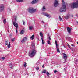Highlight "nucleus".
Here are the masks:
<instances>
[{
  "instance_id": "nucleus-18",
  "label": "nucleus",
  "mask_w": 78,
  "mask_h": 78,
  "mask_svg": "<svg viewBox=\"0 0 78 78\" xmlns=\"http://www.w3.org/2000/svg\"><path fill=\"white\" fill-rule=\"evenodd\" d=\"M41 40L42 41V44H44V40H43V38H41Z\"/></svg>"
},
{
  "instance_id": "nucleus-6",
  "label": "nucleus",
  "mask_w": 78,
  "mask_h": 78,
  "mask_svg": "<svg viewBox=\"0 0 78 78\" xmlns=\"http://www.w3.org/2000/svg\"><path fill=\"white\" fill-rule=\"evenodd\" d=\"M27 41V38L26 37H24L21 41V42L23 43V42H24Z\"/></svg>"
},
{
  "instance_id": "nucleus-35",
  "label": "nucleus",
  "mask_w": 78,
  "mask_h": 78,
  "mask_svg": "<svg viewBox=\"0 0 78 78\" xmlns=\"http://www.w3.org/2000/svg\"><path fill=\"white\" fill-rule=\"evenodd\" d=\"M58 72L57 71L55 70L54 71V73H56V72Z\"/></svg>"
},
{
  "instance_id": "nucleus-36",
  "label": "nucleus",
  "mask_w": 78,
  "mask_h": 78,
  "mask_svg": "<svg viewBox=\"0 0 78 78\" xmlns=\"http://www.w3.org/2000/svg\"><path fill=\"white\" fill-rule=\"evenodd\" d=\"M66 19H69V16H66Z\"/></svg>"
},
{
  "instance_id": "nucleus-47",
  "label": "nucleus",
  "mask_w": 78,
  "mask_h": 78,
  "mask_svg": "<svg viewBox=\"0 0 78 78\" xmlns=\"http://www.w3.org/2000/svg\"><path fill=\"white\" fill-rule=\"evenodd\" d=\"M73 15H72V17H73Z\"/></svg>"
},
{
  "instance_id": "nucleus-12",
  "label": "nucleus",
  "mask_w": 78,
  "mask_h": 78,
  "mask_svg": "<svg viewBox=\"0 0 78 78\" xmlns=\"http://www.w3.org/2000/svg\"><path fill=\"white\" fill-rule=\"evenodd\" d=\"M44 15L45 16H46V17H50V16L47 14V13H45Z\"/></svg>"
},
{
  "instance_id": "nucleus-1",
  "label": "nucleus",
  "mask_w": 78,
  "mask_h": 78,
  "mask_svg": "<svg viewBox=\"0 0 78 78\" xmlns=\"http://www.w3.org/2000/svg\"><path fill=\"white\" fill-rule=\"evenodd\" d=\"M62 7L60 9V12H64L66 11V5H65V2L64 1V0H62Z\"/></svg>"
},
{
  "instance_id": "nucleus-45",
  "label": "nucleus",
  "mask_w": 78,
  "mask_h": 78,
  "mask_svg": "<svg viewBox=\"0 0 78 78\" xmlns=\"http://www.w3.org/2000/svg\"><path fill=\"white\" fill-rule=\"evenodd\" d=\"M7 31H8V32H9V30H7Z\"/></svg>"
},
{
  "instance_id": "nucleus-26",
  "label": "nucleus",
  "mask_w": 78,
  "mask_h": 78,
  "mask_svg": "<svg viewBox=\"0 0 78 78\" xmlns=\"http://www.w3.org/2000/svg\"><path fill=\"white\" fill-rule=\"evenodd\" d=\"M55 44L56 45V47H58V44H57V41L56 40H55Z\"/></svg>"
},
{
  "instance_id": "nucleus-17",
  "label": "nucleus",
  "mask_w": 78,
  "mask_h": 78,
  "mask_svg": "<svg viewBox=\"0 0 78 78\" xmlns=\"http://www.w3.org/2000/svg\"><path fill=\"white\" fill-rule=\"evenodd\" d=\"M40 35L41 37H43V34H42V32L40 33Z\"/></svg>"
},
{
  "instance_id": "nucleus-48",
  "label": "nucleus",
  "mask_w": 78,
  "mask_h": 78,
  "mask_svg": "<svg viewBox=\"0 0 78 78\" xmlns=\"http://www.w3.org/2000/svg\"><path fill=\"white\" fill-rule=\"evenodd\" d=\"M77 44H78V42H77Z\"/></svg>"
},
{
  "instance_id": "nucleus-39",
  "label": "nucleus",
  "mask_w": 78,
  "mask_h": 78,
  "mask_svg": "<svg viewBox=\"0 0 78 78\" xmlns=\"http://www.w3.org/2000/svg\"><path fill=\"white\" fill-rule=\"evenodd\" d=\"M44 65H43L42 66V67L43 68H44Z\"/></svg>"
},
{
  "instance_id": "nucleus-13",
  "label": "nucleus",
  "mask_w": 78,
  "mask_h": 78,
  "mask_svg": "<svg viewBox=\"0 0 78 78\" xmlns=\"http://www.w3.org/2000/svg\"><path fill=\"white\" fill-rule=\"evenodd\" d=\"M46 9L45 8V6H44L43 7L42 9V10L43 11H45Z\"/></svg>"
},
{
  "instance_id": "nucleus-23",
  "label": "nucleus",
  "mask_w": 78,
  "mask_h": 78,
  "mask_svg": "<svg viewBox=\"0 0 78 78\" xmlns=\"http://www.w3.org/2000/svg\"><path fill=\"white\" fill-rule=\"evenodd\" d=\"M59 19L60 21L62 20V18H61V17L60 16H59Z\"/></svg>"
},
{
  "instance_id": "nucleus-49",
  "label": "nucleus",
  "mask_w": 78,
  "mask_h": 78,
  "mask_svg": "<svg viewBox=\"0 0 78 78\" xmlns=\"http://www.w3.org/2000/svg\"><path fill=\"white\" fill-rule=\"evenodd\" d=\"M43 23H44V22H43Z\"/></svg>"
},
{
  "instance_id": "nucleus-25",
  "label": "nucleus",
  "mask_w": 78,
  "mask_h": 78,
  "mask_svg": "<svg viewBox=\"0 0 78 78\" xmlns=\"http://www.w3.org/2000/svg\"><path fill=\"white\" fill-rule=\"evenodd\" d=\"M46 72H47V70H44L42 72V73H46Z\"/></svg>"
},
{
  "instance_id": "nucleus-8",
  "label": "nucleus",
  "mask_w": 78,
  "mask_h": 78,
  "mask_svg": "<svg viewBox=\"0 0 78 78\" xmlns=\"http://www.w3.org/2000/svg\"><path fill=\"white\" fill-rule=\"evenodd\" d=\"M67 31L69 33H70V32H71V29L70 27H67Z\"/></svg>"
},
{
  "instance_id": "nucleus-44",
  "label": "nucleus",
  "mask_w": 78,
  "mask_h": 78,
  "mask_svg": "<svg viewBox=\"0 0 78 78\" xmlns=\"http://www.w3.org/2000/svg\"><path fill=\"white\" fill-rule=\"evenodd\" d=\"M5 42L6 43H8V40H7Z\"/></svg>"
},
{
  "instance_id": "nucleus-34",
  "label": "nucleus",
  "mask_w": 78,
  "mask_h": 78,
  "mask_svg": "<svg viewBox=\"0 0 78 78\" xmlns=\"http://www.w3.org/2000/svg\"><path fill=\"white\" fill-rule=\"evenodd\" d=\"M11 45V44H9L8 46V48H10V46Z\"/></svg>"
},
{
  "instance_id": "nucleus-5",
  "label": "nucleus",
  "mask_w": 78,
  "mask_h": 78,
  "mask_svg": "<svg viewBox=\"0 0 78 78\" xmlns=\"http://www.w3.org/2000/svg\"><path fill=\"white\" fill-rule=\"evenodd\" d=\"M13 24L14 27H16V29H17L18 28V24L17 23H15V22H13Z\"/></svg>"
},
{
  "instance_id": "nucleus-21",
  "label": "nucleus",
  "mask_w": 78,
  "mask_h": 78,
  "mask_svg": "<svg viewBox=\"0 0 78 78\" xmlns=\"http://www.w3.org/2000/svg\"><path fill=\"white\" fill-rule=\"evenodd\" d=\"M47 43L48 44H51V43H50V41L48 40Z\"/></svg>"
},
{
  "instance_id": "nucleus-30",
  "label": "nucleus",
  "mask_w": 78,
  "mask_h": 78,
  "mask_svg": "<svg viewBox=\"0 0 78 78\" xmlns=\"http://www.w3.org/2000/svg\"><path fill=\"white\" fill-rule=\"evenodd\" d=\"M39 67H37L36 68V70H39Z\"/></svg>"
},
{
  "instance_id": "nucleus-20",
  "label": "nucleus",
  "mask_w": 78,
  "mask_h": 78,
  "mask_svg": "<svg viewBox=\"0 0 78 78\" xmlns=\"http://www.w3.org/2000/svg\"><path fill=\"white\" fill-rule=\"evenodd\" d=\"M3 22L4 24H6V19H4L3 20Z\"/></svg>"
},
{
  "instance_id": "nucleus-9",
  "label": "nucleus",
  "mask_w": 78,
  "mask_h": 78,
  "mask_svg": "<svg viewBox=\"0 0 78 78\" xmlns=\"http://www.w3.org/2000/svg\"><path fill=\"white\" fill-rule=\"evenodd\" d=\"M4 9V6L1 5L0 6V10H3Z\"/></svg>"
},
{
  "instance_id": "nucleus-37",
  "label": "nucleus",
  "mask_w": 78,
  "mask_h": 78,
  "mask_svg": "<svg viewBox=\"0 0 78 78\" xmlns=\"http://www.w3.org/2000/svg\"><path fill=\"white\" fill-rule=\"evenodd\" d=\"M68 46L70 48V45H69V44H68Z\"/></svg>"
},
{
  "instance_id": "nucleus-40",
  "label": "nucleus",
  "mask_w": 78,
  "mask_h": 78,
  "mask_svg": "<svg viewBox=\"0 0 78 78\" xmlns=\"http://www.w3.org/2000/svg\"><path fill=\"white\" fill-rule=\"evenodd\" d=\"M5 45H8V43H6Z\"/></svg>"
},
{
  "instance_id": "nucleus-24",
  "label": "nucleus",
  "mask_w": 78,
  "mask_h": 78,
  "mask_svg": "<svg viewBox=\"0 0 78 78\" xmlns=\"http://www.w3.org/2000/svg\"><path fill=\"white\" fill-rule=\"evenodd\" d=\"M46 74H47L48 76H49V75H50V74L49 73H48V72H47L46 73Z\"/></svg>"
},
{
  "instance_id": "nucleus-31",
  "label": "nucleus",
  "mask_w": 78,
  "mask_h": 78,
  "mask_svg": "<svg viewBox=\"0 0 78 78\" xmlns=\"http://www.w3.org/2000/svg\"><path fill=\"white\" fill-rule=\"evenodd\" d=\"M12 42H14V38H13L11 40Z\"/></svg>"
},
{
  "instance_id": "nucleus-16",
  "label": "nucleus",
  "mask_w": 78,
  "mask_h": 78,
  "mask_svg": "<svg viewBox=\"0 0 78 78\" xmlns=\"http://www.w3.org/2000/svg\"><path fill=\"white\" fill-rule=\"evenodd\" d=\"M23 0H16V1L17 2H23Z\"/></svg>"
},
{
  "instance_id": "nucleus-41",
  "label": "nucleus",
  "mask_w": 78,
  "mask_h": 78,
  "mask_svg": "<svg viewBox=\"0 0 78 78\" xmlns=\"http://www.w3.org/2000/svg\"><path fill=\"white\" fill-rule=\"evenodd\" d=\"M71 46H73V47H75V46H74L73 44H71Z\"/></svg>"
},
{
  "instance_id": "nucleus-19",
  "label": "nucleus",
  "mask_w": 78,
  "mask_h": 78,
  "mask_svg": "<svg viewBox=\"0 0 78 78\" xmlns=\"http://www.w3.org/2000/svg\"><path fill=\"white\" fill-rule=\"evenodd\" d=\"M34 35H32V36L31 37V39H32V40H33V39H34Z\"/></svg>"
},
{
  "instance_id": "nucleus-22",
  "label": "nucleus",
  "mask_w": 78,
  "mask_h": 78,
  "mask_svg": "<svg viewBox=\"0 0 78 78\" xmlns=\"http://www.w3.org/2000/svg\"><path fill=\"white\" fill-rule=\"evenodd\" d=\"M9 66L10 68H12V64L11 63L9 64Z\"/></svg>"
},
{
  "instance_id": "nucleus-29",
  "label": "nucleus",
  "mask_w": 78,
  "mask_h": 78,
  "mask_svg": "<svg viewBox=\"0 0 78 78\" xmlns=\"http://www.w3.org/2000/svg\"><path fill=\"white\" fill-rule=\"evenodd\" d=\"M16 19H17V16H15V20L16 21H17V20Z\"/></svg>"
},
{
  "instance_id": "nucleus-43",
  "label": "nucleus",
  "mask_w": 78,
  "mask_h": 78,
  "mask_svg": "<svg viewBox=\"0 0 78 78\" xmlns=\"http://www.w3.org/2000/svg\"><path fill=\"white\" fill-rule=\"evenodd\" d=\"M11 44V42H9V45H11V44Z\"/></svg>"
},
{
  "instance_id": "nucleus-3",
  "label": "nucleus",
  "mask_w": 78,
  "mask_h": 78,
  "mask_svg": "<svg viewBox=\"0 0 78 78\" xmlns=\"http://www.w3.org/2000/svg\"><path fill=\"white\" fill-rule=\"evenodd\" d=\"M28 11L30 13L33 14V13H34V12L36 11V9H34L33 8H29L28 9Z\"/></svg>"
},
{
  "instance_id": "nucleus-32",
  "label": "nucleus",
  "mask_w": 78,
  "mask_h": 78,
  "mask_svg": "<svg viewBox=\"0 0 78 78\" xmlns=\"http://www.w3.org/2000/svg\"><path fill=\"white\" fill-rule=\"evenodd\" d=\"M2 59H3L4 60V59H5V57H3L2 58Z\"/></svg>"
},
{
  "instance_id": "nucleus-42",
  "label": "nucleus",
  "mask_w": 78,
  "mask_h": 78,
  "mask_svg": "<svg viewBox=\"0 0 78 78\" xmlns=\"http://www.w3.org/2000/svg\"><path fill=\"white\" fill-rule=\"evenodd\" d=\"M16 33H17V29H16Z\"/></svg>"
},
{
  "instance_id": "nucleus-28",
  "label": "nucleus",
  "mask_w": 78,
  "mask_h": 78,
  "mask_svg": "<svg viewBox=\"0 0 78 78\" xmlns=\"http://www.w3.org/2000/svg\"><path fill=\"white\" fill-rule=\"evenodd\" d=\"M26 66H27V63L25 62L24 64V67H26Z\"/></svg>"
},
{
  "instance_id": "nucleus-4",
  "label": "nucleus",
  "mask_w": 78,
  "mask_h": 78,
  "mask_svg": "<svg viewBox=\"0 0 78 78\" xmlns=\"http://www.w3.org/2000/svg\"><path fill=\"white\" fill-rule=\"evenodd\" d=\"M54 5L55 7H56L59 5V3L58 1H57V0H55L54 2Z\"/></svg>"
},
{
  "instance_id": "nucleus-11",
  "label": "nucleus",
  "mask_w": 78,
  "mask_h": 78,
  "mask_svg": "<svg viewBox=\"0 0 78 78\" xmlns=\"http://www.w3.org/2000/svg\"><path fill=\"white\" fill-rule=\"evenodd\" d=\"M67 55H66V54H64V58L65 60L67 59Z\"/></svg>"
},
{
  "instance_id": "nucleus-27",
  "label": "nucleus",
  "mask_w": 78,
  "mask_h": 78,
  "mask_svg": "<svg viewBox=\"0 0 78 78\" xmlns=\"http://www.w3.org/2000/svg\"><path fill=\"white\" fill-rule=\"evenodd\" d=\"M48 35L49 39L50 41L51 40V38H50V34H48Z\"/></svg>"
},
{
  "instance_id": "nucleus-33",
  "label": "nucleus",
  "mask_w": 78,
  "mask_h": 78,
  "mask_svg": "<svg viewBox=\"0 0 78 78\" xmlns=\"http://www.w3.org/2000/svg\"><path fill=\"white\" fill-rule=\"evenodd\" d=\"M23 24L25 25V22L23 20Z\"/></svg>"
},
{
  "instance_id": "nucleus-46",
  "label": "nucleus",
  "mask_w": 78,
  "mask_h": 78,
  "mask_svg": "<svg viewBox=\"0 0 78 78\" xmlns=\"http://www.w3.org/2000/svg\"><path fill=\"white\" fill-rule=\"evenodd\" d=\"M70 41L71 42H72V41Z\"/></svg>"
},
{
  "instance_id": "nucleus-38",
  "label": "nucleus",
  "mask_w": 78,
  "mask_h": 78,
  "mask_svg": "<svg viewBox=\"0 0 78 78\" xmlns=\"http://www.w3.org/2000/svg\"><path fill=\"white\" fill-rule=\"evenodd\" d=\"M32 47H34V44H32Z\"/></svg>"
},
{
  "instance_id": "nucleus-7",
  "label": "nucleus",
  "mask_w": 78,
  "mask_h": 78,
  "mask_svg": "<svg viewBox=\"0 0 78 78\" xmlns=\"http://www.w3.org/2000/svg\"><path fill=\"white\" fill-rule=\"evenodd\" d=\"M38 1H39V0H33L31 3L32 4H35V3H36L37 2H38Z\"/></svg>"
},
{
  "instance_id": "nucleus-10",
  "label": "nucleus",
  "mask_w": 78,
  "mask_h": 78,
  "mask_svg": "<svg viewBox=\"0 0 78 78\" xmlns=\"http://www.w3.org/2000/svg\"><path fill=\"white\" fill-rule=\"evenodd\" d=\"M24 32H25V30L24 29H23L21 31L20 34H23L24 33Z\"/></svg>"
},
{
  "instance_id": "nucleus-2",
  "label": "nucleus",
  "mask_w": 78,
  "mask_h": 78,
  "mask_svg": "<svg viewBox=\"0 0 78 78\" xmlns=\"http://www.w3.org/2000/svg\"><path fill=\"white\" fill-rule=\"evenodd\" d=\"M36 53V51L35 49H33L29 53V56L30 57H34Z\"/></svg>"
},
{
  "instance_id": "nucleus-14",
  "label": "nucleus",
  "mask_w": 78,
  "mask_h": 78,
  "mask_svg": "<svg viewBox=\"0 0 78 78\" xmlns=\"http://www.w3.org/2000/svg\"><path fill=\"white\" fill-rule=\"evenodd\" d=\"M56 48H57V52L58 53H60V51L59 50V48H58V46H56Z\"/></svg>"
},
{
  "instance_id": "nucleus-15",
  "label": "nucleus",
  "mask_w": 78,
  "mask_h": 78,
  "mask_svg": "<svg viewBox=\"0 0 78 78\" xmlns=\"http://www.w3.org/2000/svg\"><path fill=\"white\" fill-rule=\"evenodd\" d=\"M33 27L32 26H30L29 27V30L30 31H31L32 30H33Z\"/></svg>"
}]
</instances>
